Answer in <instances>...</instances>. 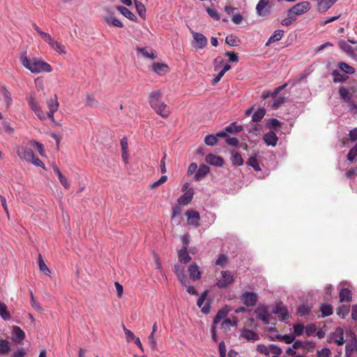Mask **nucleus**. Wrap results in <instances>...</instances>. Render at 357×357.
Instances as JSON below:
<instances>
[{
	"label": "nucleus",
	"instance_id": "obj_1",
	"mask_svg": "<svg viewBox=\"0 0 357 357\" xmlns=\"http://www.w3.org/2000/svg\"><path fill=\"white\" fill-rule=\"evenodd\" d=\"M20 61L23 66L33 73H50L52 70L49 63L36 58L29 59L25 53L21 55Z\"/></svg>",
	"mask_w": 357,
	"mask_h": 357
},
{
	"label": "nucleus",
	"instance_id": "obj_2",
	"mask_svg": "<svg viewBox=\"0 0 357 357\" xmlns=\"http://www.w3.org/2000/svg\"><path fill=\"white\" fill-rule=\"evenodd\" d=\"M310 3L309 1L300 2L291 7L288 10L287 14L288 15H301L307 13L310 9Z\"/></svg>",
	"mask_w": 357,
	"mask_h": 357
},
{
	"label": "nucleus",
	"instance_id": "obj_3",
	"mask_svg": "<svg viewBox=\"0 0 357 357\" xmlns=\"http://www.w3.org/2000/svg\"><path fill=\"white\" fill-rule=\"evenodd\" d=\"M234 282V275L228 271H221V278L215 283V286L220 289H225Z\"/></svg>",
	"mask_w": 357,
	"mask_h": 357
},
{
	"label": "nucleus",
	"instance_id": "obj_4",
	"mask_svg": "<svg viewBox=\"0 0 357 357\" xmlns=\"http://www.w3.org/2000/svg\"><path fill=\"white\" fill-rule=\"evenodd\" d=\"M190 32L193 37L192 45L195 47L202 50L206 47L208 40L206 36L193 30H191Z\"/></svg>",
	"mask_w": 357,
	"mask_h": 357
},
{
	"label": "nucleus",
	"instance_id": "obj_5",
	"mask_svg": "<svg viewBox=\"0 0 357 357\" xmlns=\"http://www.w3.org/2000/svg\"><path fill=\"white\" fill-rule=\"evenodd\" d=\"M28 104L31 109V110L33 111L35 114L38 117L40 120H45L46 119V115L41 109V107H40L38 102L35 99L34 96H31L28 99Z\"/></svg>",
	"mask_w": 357,
	"mask_h": 357
},
{
	"label": "nucleus",
	"instance_id": "obj_6",
	"mask_svg": "<svg viewBox=\"0 0 357 357\" xmlns=\"http://www.w3.org/2000/svg\"><path fill=\"white\" fill-rule=\"evenodd\" d=\"M271 9L269 0H259L256 6L257 15L262 17L268 16L271 13Z\"/></svg>",
	"mask_w": 357,
	"mask_h": 357
},
{
	"label": "nucleus",
	"instance_id": "obj_7",
	"mask_svg": "<svg viewBox=\"0 0 357 357\" xmlns=\"http://www.w3.org/2000/svg\"><path fill=\"white\" fill-rule=\"evenodd\" d=\"M273 312L276 314L281 321H285L289 318L287 308L282 303H278Z\"/></svg>",
	"mask_w": 357,
	"mask_h": 357
},
{
	"label": "nucleus",
	"instance_id": "obj_8",
	"mask_svg": "<svg viewBox=\"0 0 357 357\" xmlns=\"http://www.w3.org/2000/svg\"><path fill=\"white\" fill-rule=\"evenodd\" d=\"M46 103L49 111L45 115L49 117L52 122H54V114L57 111L59 106L56 96L55 95L54 98L47 100Z\"/></svg>",
	"mask_w": 357,
	"mask_h": 357
},
{
	"label": "nucleus",
	"instance_id": "obj_9",
	"mask_svg": "<svg viewBox=\"0 0 357 357\" xmlns=\"http://www.w3.org/2000/svg\"><path fill=\"white\" fill-rule=\"evenodd\" d=\"M258 296L254 292L246 291L241 296V301L247 307L255 306L257 303Z\"/></svg>",
	"mask_w": 357,
	"mask_h": 357
},
{
	"label": "nucleus",
	"instance_id": "obj_10",
	"mask_svg": "<svg viewBox=\"0 0 357 357\" xmlns=\"http://www.w3.org/2000/svg\"><path fill=\"white\" fill-rule=\"evenodd\" d=\"M255 313L257 314V318L261 320L264 324H269L268 318L270 314L266 306H258L255 309Z\"/></svg>",
	"mask_w": 357,
	"mask_h": 357
},
{
	"label": "nucleus",
	"instance_id": "obj_11",
	"mask_svg": "<svg viewBox=\"0 0 357 357\" xmlns=\"http://www.w3.org/2000/svg\"><path fill=\"white\" fill-rule=\"evenodd\" d=\"M162 93L160 90L153 91L149 95V104L153 109L156 108L160 102H163L161 99Z\"/></svg>",
	"mask_w": 357,
	"mask_h": 357
},
{
	"label": "nucleus",
	"instance_id": "obj_12",
	"mask_svg": "<svg viewBox=\"0 0 357 357\" xmlns=\"http://www.w3.org/2000/svg\"><path fill=\"white\" fill-rule=\"evenodd\" d=\"M185 215L187 216V221L188 225H192L195 227L199 226L200 216L198 211L193 210L188 211L185 213Z\"/></svg>",
	"mask_w": 357,
	"mask_h": 357
},
{
	"label": "nucleus",
	"instance_id": "obj_13",
	"mask_svg": "<svg viewBox=\"0 0 357 357\" xmlns=\"http://www.w3.org/2000/svg\"><path fill=\"white\" fill-rule=\"evenodd\" d=\"M240 337L250 342H255L259 339L257 333L245 328L241 331Z\"/></svg>",
	"mask_w": 357,
	"mask_h": 357
},
{
	"label": "nucleus",
	"instance_id": "obj_14",
	"mask_svg": "<svg viewBox=\"0 0 357 357\" xmlns=\"http://www.w3.org/2000/svg\"><path fill=\"white\" fill-rule=\"evenodd\" d=\"M205 160L207 163L215 167H222L224 164V160L222 157L212 153L207 155Z\"/></svg>",
	"mask_w": 357,
	"mask_h": 357
},
{
	"label": "nucleus",
	"instance_id": "obj_15",
	"mask_svg": "<svg viewBox=\"0 0 357 357\" xmlns=\"http://www.w3.org/2000/svg\"><path fill=\"white\" fill-rule=\"evenodd\" d=\"M337 0H316L317 10L320 13L326 12Z\"/></svg>",
	"mask_w": 357,
	"mask_h": 357
},
{
	"label": "nucleus",
	"instance_id": "obj_16",
	"mask_svg": "<svg viewBox=\"0 0 357 357\" xmlns=\"http://www.w3.org/2000/svg\"><path fill=\"white\" fill-rule=\"evenodd\" d=\"M334 342L337 345H342L345 342L344 338V330L340 327H337L332 332Z\"/></svg>",
	"mask_w": 357,
	"mask_h": 357
},
{
	"label": "nucleus",
	"instance_id": "obj_17",
	"mask_svg": "<svg viewBox=\"0 0 357 357\" xmlns=\"http://www.w3.org/2000/svg\"><path fill=\"white\" fill-rule=\"evenodd\" d=\"M206 294H207L206 291L204 292L202 294V296L198 298L197 302V305L199 307H201L202 312L205 314H208L210 312V309H211L210 304L208 303H204V301H205Z\"/></svg>",
	"mask_w": 357,
	"mask_h": 357
},
{
	"label": "nucleus",
	"instance_id": "obj_18",
	"mask_svg": "<svg viewBox=\"0 0 357 357\" xmlns=\"http://www.w3.org/2000/svg\"><path fill=\"white\" fill-rule=\"evenodd\" d=\"M194 195V190L192 188H189L178 199V202L179 204L187 205L192 199Z\"/></svg>",
	"mask_w": 357,
	"mask_h": 357
},
{
	"label": "nucleus",
	"instance_id": "obj_19",
	"mask_svg": "<svg viewBox=\"0 0 357 357\" xmlns=\"http://www.w3.org/2000/svg\"><path fill=\"white\" fill-rule=\"evenodd\" d=\"M189 275L191 280L196 281L200 279L201 272L195 263L191 264L188 267Z\"/></svg>",
	"mask_w": 357,
	"mask_h": 357
},
{
	"label": "nucleus",
	"instance_id": "obj_20",
	"mask_svg": "<svg viewBox=\"0 0 357 357\" xmlns=\"http://www.w3.org/2000/svg\"><path fill=\"white\" fill-rule=\"evenodd\" d=\"M18 155L27 162L33 160L34 158L33 150L27 146L22 148L21 151L18 150Z\"/></svg>",
	"mask_w": 357,
	"mask_h": 357
},
{
	"label": "nucleus",
	"instance_id": "obj_21",
	"mask_svg": "<svg viewBox=\"0 0 357 357\" xmlns=\"http://www.w3.org/2000/svg\"><path fill=\"white\" fill-rule=\"evenodd\" d=\"M263 139L266 145L272 146H275L278 140L276 134L273 131H269L264 134Z\"/></svg>",
	"mask_w": 357,
	"mask_h": 357
},
{
	"label": "nucleus",
	"instance_id": "obj_22",
	"mask_svg": "<svg viewBox=\"0 0 357 357\" xmlns=\"http://www.w3.org/2000/svg\"><path fill=\"white\" fill-rule=\"evenodd\" d=\"M153 110L163 118H167L170 114L169 108L165 102H160Z\"/></svg>",
	"mask_w": 357,
	"mask_h": 357
},
{
	"label": "nucleus",
	"instance_id": "obj_23",
	"mask_svg": "<svg viewBox=\"0 0 357 357\" xmlns=\"http://www.w3.org/2000/svg\"><path fill=\"white\" fill-rule=\"evenodd\" d=\"M209 170L210 169L207 165H200L195 174V180L197 181L202 180L209 172Z\"/></svg>",
	"mask_w": 357,
	"mask_h": 357
},
{
	"label": "nucleus",
	"instance_id": "obj_24",
	"mask_svg": "<svg viewBox=\"0 0 357 357\" xmlns=\"http://www.w3.org/2000/svg\"><path fill=\"white\" fill-rule=\"evenodd\" d=\"M271 340H278L284 342L286 344H291L295 340V336L294 335H280L277 334L275 337H271Z\"/></svg>",
	"mask_w": 357,
	"mask_h": 357
},
{
	"label": "nucleus",
	"instance_id": "obj_25",
	"mask_svg": "<svg viewBox=\"0 0 357 357\" xmlns=\"http://www.w3.org/2000/svg\"><path fill=\"white\" fill-rule=\"evenodd\" d=\"M25 337L24 332L19 327L14 326L13 330V340L15 342H22Z\"/></svg>",
	"mask_w": 357,
	"mask_h": 357
},
{
	"label": "nucleus",
	"instance_id": "obj_26",
	"mask_svg": "<svg viewBox=\"0 0 357 357\" xmlns=\"http://www.w3.org/2000/svg\"><path fill=\"white\" fill-rule=\"evenodd\" d=\"M178 258L181 263L187 264L191 260V257L188 254V249L185 248H181L178 251Z\"/></svg>",
	"mask_w": 357,
	"mask_h": 357
},
{
	"label": "nucleus",
	"instance_id": "obj_27",
	"mask_svg": "<svg viewBox=\"0 0 357 357\" xmlns=\"http://www.w3.org/2000/svg\"><path fill=\"white\" fill-rule=\"evenodd\" d=\"M1 93L3 98V102L6 108H8L13 103V99L10 93L5 86H2Z\"/></svg>",
	"mask_w": 357,
	"mask_h": 357
},
{
	"label": "nucleus",
	"instance_id": "obj_28",
	"mask_svg": "<svg viewBox=\"0 0 357 357\" xmlns=\"http://www.w3.org/2000/svg\"><path fill=\"white\" fill-rule=\"evenodd\" d=\"M340 48L347 53L349 56L353 57L355 56V52L353 47L345 40H341L339 42Z\"/></svg>",
	"mask_w": 357,
	"mask_h": 357
},
{
	"label": "nucleus",
	"instance_id": "obj_29",
	"mask_svg": "<svg viewBox=\"0 0 357 357\" xmlns=\"http://www.w3.org/2000/svg\"><path fill=\"white\" fill-rule=\"evenodd\" d=\"M284 36V31L282 30L278 29L273 32V33L270 36L268 41L266 43V46L270 45L271 43L279 41L282 39Z\"/></svg>",
	"mask_w": 357,
	"mask_h": 357
},
{
	"label": "nucleus",
	"instance_id": "obj_30",
	"mask_svg": "<svg viewBox=\"0 0 357 357\" xmlns=\"http://www.w3.org/2000/svg\"><path fill=\"white\" fill-rule=\"evenodd\" d=\"M238 326V320L236 317H235L233 320L230 319H225L221 323L220 328L225 331H227L230 329L231 327H236Z\"/></svg>",
	"mask_w": 357,
	"mask_h": 357
},
{
	"label": "nucleus",
	"instance_id": "obj_31",
	"mask_svg": "<svg viewBox=\"0 0 357 357\" xmlns=\"http://www.w3.org/2000/svg\"><path fill=\"white\" fill-rule=\"evenodd\" d=\"M229 310L227 308H222L219 310L217 312L216 316L214 317L213 325L216 326V324L220 323L221 320H225V319H227L226 317L229 313Z\"/></svg>",
	"mask_w": 357,
	"mask_h": 357
},
{
	"label": "nucleus",
	"instance_id": "obj_32",
	"mask_svg": "<svg viewBox=\"0 0 357 357\" xmlns=\"http://www.w3.org/2000/svg\"><path fill=\"white\" fill-rule=\"evenodd\" d=\"M117 10L128 19L136 22L137 17L133 13H132L128 8L124 6H118Z\"/></svg>",
	"mask_w": 357,
	"mask_h": 357
},
{
	"label": "nucleus",
	"instance_id": "obj_33",
	"mask_svg": "<svg viewBox=\"0 0 357 357\" xmlns=\"http://www.w3.org/2000/svg\"><path fill=\"white\" fill-rule=\"evenodd\" d=\"M231 161L233 165L234 166H241L243 164V159L241 157V154L237 151L233 150L231 152Z\"/></svg>",
	"mask_w": 357,
	"mask_h": 357
},
{
	"label": "nucleus",
	"instance_id": "obj_34",
	"mask_svg": "<svg viewBox=\"0 0 357 357\" xmlns=\"http://www.w3.org/2000/svg\"><path fill=\"white\" fill-rule=\"evenodd\" d=\"M104 20L108 24H110V25H112V26H114L116 27L122 28L123 26V23L120 20H119L116 17L112 16V15L105 16Z\"/></svg>",
	"mask_w": 357,
	"mask_h": 357
},
{
	"label": "nucleus",
	"instance_id": "obj_35",
	"mask_svg": "<svg viewBox=\"0 0 357 357\" xmlns=\"http://www.w3.org/2000/svg\"><path fill=\"white\" fill-rule=\"evenodd\" d=\"M257 153H255L253 156H251L246 161V165L252 167L255 171L259 172L261 171L260 165L257 159Z\"/></svg>",
	"mask_w": 357,
	"mask_h": 357
},
{
	"label": "nucleus",
	"instance_id": "obj_36",
	"mask_svg": "<svg viewBox=\"0 0 357 357\" xmlns=\"http://www.w3.org/2000/svg\"><path fill=\"white\" fill-rule=\"evenodd\" d=\"M339 93H340L341 99L343 100L344 102H348L349 104L351 102H352L351 100V96L349 90L347 88H345L344 86H341L339 89Z\"/></svg>",
	"mask_w": 357,
	"mask_h": 357
},
{
	"label": "nucleus",
	"instance_id": "obj_37",
	"mask_svg": "<svg viewBox=\"0 0 357 357\" xmlns=\"http://www.w3.org/2000/svg\"><path fill=\"white\" fill-rule=\"evenodd\" d=\"M50 45L51 46V47L52 49H54L59 54H66L65 46L63 45L61 43L54 40V39L52 41V43H50Z\"/></svg>",
	"mask_w": 357,
	"mask_h": 357
},
{
	"label": "nucleus",
	"instance_id": "obj_38",
	"mask_svg": "<svg viewBox=\"0 0 357 357\" xmlns=\"http://www.w3.org/2000/svg\"><path fill=\"white\" fill-rule=\"evenodd\" d=\"M137 53H140L142 54L145 58H149V59H155V55L154 54V52H153V50H149L147 47H137Z\"/></svg>",
	"mask_w": 357,
	"mask_h": 357
},
{
	"label": "nucleus",
	"instance_id": "obj_39",
	"mask_svg": "<svg viewBox=\"0 0 357 357\" xmlns=\"http://www.w3.org/2000/svg\"><path fill=\"white\" fill-rule=\"evenodd\" d=\"M339 297L340 302H349L351 300V292L348 289H342L340 292Z\"/></svg>",
	"mask_w": 357,
	"mask_h": 357
},
{
	"label": "nucleus",
	"instance_id": "obj_40",
	"mask_svg": "<svg viewBox=\"0 0 357 357\" xmlns=\"http://www.w3.org/2000/svg\"><path fill=\"white\" fill-rule=\"evenodd\" d=\"M167 66L164 63H155L153 65V70L159 75L165 73L167 70Z\"/></svg>",
	"mask_w": 357,
	"mask_h": 357
},
{
	"label": "nucleus",
	"instance_id": "obj_41",
	"mask_svg": "<svg viewBox=\"0 0 357 357\" xmlns=\"http://www.w3.org/2000/svg\"><path fill=\"white\" fill-rule=\"evenodd\" d=\"M266 110L264 108H260L257 110L252 116V120L254 122H259L265 116Z\"/></svg>",
	"mask_w": 357,
	"mask_h": 357
},
{
	"label": "nucleus",
	"instance_id": "obj_42",
	"mask_svg": "<svg viewBox=\"0 0 357 357\" xmlns=\"http://www.w3.org/2000/svg\"><path fill=\"white\" fill-rule=\"evenodd\" d=\"M339 68L347 74H354L355 73V69L352 66L348 65L344 62H340L338 63Z\"/></svg>",
	"mask_w": 357,
	"mask_h": 357
},
{
	"label": "nucleus",
	"instance_id": "obj_43",
	"mask_svg": "<svg viewBox=\"0 0 357 357\" xmlns=\"http://www.w3.org/2000/svg\"><path fill=\"white\" fill-rule=\"evenodd\" d=\"M332 75L333 76V82L335 83L342 82L347 79V75L341 74L339 71L336 70L333 71Z\"/></svg>",
	"mask_w": 357,
	"mask_h": 357
},
{
	"label": "nucleus",
	"instance_id": "obj_44",
	"mask_svg": "<svg viewBox=\"0 0 357 357\" xmlns=\"http://www.w3.org/2000/svg\"><path fill=\"white\" fill-rule=\"evenodd\" d=\"M0 316L4 320H9L10 319V313L7 310V307L5 303L0 302Z\"/></svg>",
	"mask_w": 357,
	"mask_h": 357
},
{
	"label": "nucleus",
	"instance_id": "obj_45",
	"mask_svg": "<svg viewBox=\"0 0 357 357\" xmlns=\"http://www.w3.org/2000/svg\"><path fill=\"white\" fill-rule=\"evenodd\" d=\"M349 312V307L348 305H342L337 309V314L344 319Z\"/></svg>",
	"mask_w": 357,
	"mask_h": 357
},
{
	"label": "nucleus",
	"instance_id": "obj_46",
	"mask_svg": "<svg viewBox=\"0 0 357 357\" xmlns=\"http://www.w3.org/2000/svg\"><path fill=\"white\" fill-rule=\"evenodd\" d=\"M38 265H39V268H40V271L44 273L45 275L50 274V270L49 269V268L47 266V265L44 262L41 255H39Z\"/></svg>",
	"mask_w": 357,
	"mask_h": 357
},
{
	"label": "nucleus",
	"instance_id": "obj_47",
	"mask_svg": "<svg viewBox=\"0 0 357 357\" xmlns=\"http://www.w3.org/2000/svg\"><path fill=\"white\" fill-rule=\"evenodd\" d=\"M135 3L136 9H137V11L139 15L142 18L145 17L146 8H145L144 5L142 3L137 1H135Z\"/></svg>",
	"mask_w": 357,
	"mask_h": 357
},
{
	"label": "nucleus",
	"instance_id": "obj_48",
	"mask_svg": "<svg viewBox=\"0 0 357 357\" xmlns=\"http://www.w3.org/2000/svg\"><path fill=\"white\" fill-rule=\"evenodd\" d=\"M10 350V343L6 340H0V354H7Z\"/></svg>",
	"mask_w": 357,
	"mask_h": 357
},
{
	"label": "nucleus",
	"instance_id": "obj_49",
	"mask_svg": "<svg viewBox=\"0 0 357 357\" xmlns=\"http://www.w3.org/2000/svg\"><path fill=\"white\" fill-rule=\"evenodd\" d=\"M217 142V137L215 135H207L204 138V142L208 146H214Z\"/></svg>",
	"mask_w": 357,
	"mask_h": 357
},
{
	"label": "nucleus",
	"instance_id": "obj_50",
	"mask_svg": "<svg viewBox=\"0 0 357 357\" xmlns=\"http://www.w3.org/2000/svg\"><path fill=\"white\" fill-rule=\"evenodd\" d=\"M242 130L243 126L240 125H236L235 123H231L226 127V131L229 132L230 133H237L240 132Z\"/></svg>",
	"mask_w": 357,
	"mask_h": 357
},
{
	"label": "nucleus",
	"instance_id": "obj_51",
	"mask_svg": "<svg viewBox=\"0 0 357 357\" xmlns=\"http://www.w3.org/2000/svg\"><path fill=\"white\" fill-rule=\"evenodd\" d=\"M321 312L322 317H328L333 314V308L331 305H322Z\"/></svg>",
	"mask_w": 357,
	"mask_h": 357
},
{
	"label": "nucleus",
	"instance_id": "obj_52",
	"mask_svg": "<svg viewBox=\"0 0 357 357\" xmlns=\"http://www.w3.org/2000/svg\"><path fill=\"white\" fill-rule=\"evenodd\" d=\"M148 341L150 347L153 351H155L158 349V344L155 338L154 334H153V333H151V334L149 335Z\"/></svg>",
	"mask_w": 357,
	"mask_h": 357
},
{
	"label": "nucleus",
	"instance_id": "obj_53",
	"mask_svg": "<svg viewBox=\"0 0 357 357\" xmlns=\"http://www.w3.org/2000/svg\"><path fill=\"white\" fill-rule=\"evenodd\" d=\"M356 155H357V144L349 150V151L347 154V160L350 162H352V161H354V160L355 159Z\"/></svg>",
	"mask_w": 357,
	"mask_h": 357
},
{
	"label": "nucleus",
	"instance_id": "obj_54",
	"mask_svg": "<svg viewBox=\"0 0 357 357\" xmlns=\"http://www.w3.org/2000/svg\"><path fill=\"white\" fill-rule=\"evenodd\" d=\"M305 326L302 324H295L294 326V336H300L303 333Z\"/></svg>",
	"mask_w": 357,
	"mask_h": 357
},
{
	"label": "nucleus",
	"instance_id": "obj_55",
	"mask_svg": "<svg viewBox=\"0 0 357 357\" xmlns=\"http://www.w3.org/2000/svg\"><path fill=\"white\" fill-rule=\"evenodd\" d=\"M305 331L306 335L308 337L312 336L317 331V326L314 324H308L306 327H305Z\"/></svg>",
	"mask_w": 357,
	"mask_h": 357
},
{
	"label": "nucleus",
	"instance_id": "obj_56",
	"mask_svg": "<svg viewBox=\"0 0 357 357\" xmlns=\"http://www.w3.org/2000/svg\"><path fill=\"white\" fill-rule=\"evenodd\" d=\"M317 357H331V351L328 348H324L317 351Z\"/></svg>",
	"mask_w": 357,
	"mask_h": 357
},
{
	"label": "nucleus",
	"instance_id": "obj_57",
	"mask_svg": "<svg viewBox=\"0 0 357 357\" xmlns=\"http://www.w3.org/2000/svg\"><path fill=\"white\" fill-rule=\"evenodd\" d=\"M225 42L231 47L237 45L236 37L234 35H229L226 37Z\"/></svg>",
	"mask_w": 357,
	"mask_h": 357
},
{
	"label": "nucleus",
	"instance_id": "obj_58",
	"mask_svg": "<svg viewBox=\"0 0 357 357\" xmlns=\"http://www.w3.org/2000/svg\"><path fill=\"white\" fill-rule=\"evenodd\" d=\"M257 350L260 354L268 356L270 354L269 348L263 344H258L257 346Z\"/></svg>",
	"mask_w": 357,
	"mask_h": 357
},
{
	"label": "nucleus",
	"instance_id": "obj_59",
	"mask_svg": "<svg viewBox=\"0 0 357 357\" xmlns=\"http://www.w3.org/2000/svg\"><path fill=\"white\" fill-rule=\"evenodd\" d=\"M30 145L35 146L37 149V151L40 153V155L41 156H43L44 149H43V145L41 143L33 140V141L30 142Z\"/></svg>",
	"mask_w": 357,
	"mask_h": 357
},
{
	"label": "nucleus",
	"instance_id": "obj_60",
	"mask_svg": "<svg viewBox=\"0 0 357 357\" xmlns=\"http://www.w3.org/2000/svg\"><path fill=\"white\" fill-rule=\"evenodd\" d=\"M269 351L275 354L277 356L282 353V349L278 345L273 344L269 345Z\"/></svg>",
	"mask_w": 357,
	"mask_h": 357
},
{
	"label": "nucleus",
	"instance_id": "obj_61",
	"mask_svg": "<svg viewBox=\"0 0 357 357\" xmlns=\"http://www.w3.org/2000/svg\"><path fill=\"white\" fill-rule=\"evenodd\" d=\"M356 349V344L354 343H348L345 346V355L346 356H351L353 351Z\"/></svg>",
	"mask_w": 357,
	"mask_h": 357
},
{
	"label": "nucleus",
	"instance_id": "obj_62",
	"mask_svg": "<svg viewBox=\"0 0 357 357\" xmlns=\"http://www.w3.org/2000/svg\"><path fill=\"white\" fill-rule=\"evenodd\" d=\"M280 125V122L276 119H270L267 122V126L270 128L275 129Z\"/></svg>",
	"mask_w": 357,
	"mask_h": 357
},
{
	"label": "nucleus",
	"instance_id": "obj_63",
	"mask_svg": "<svg viewBox=\"0 0 357 357\" xmlns=\"http://www.w3.org/2000/svg\"><path fill=\"white\" fill-rule=\"evenodd\" d=\"M206 11H207V13L210 15V17H211L213 19H214L215 20H219L220 19V15L218 13V12L215 9L208 8L206 9Z\"/></svg>",
	"mask_w": 357,
	"mask_h": 357
},
{
	"label": "nucleus",
	"instance_id": "obj_64",
	"mask_svg": "<svg viewBox=\"0 0 357 357\" xmlns=\"http://www.w3.org/2000/svg\"><path fill=\"white\" fill-rule=\"evenodd\" d=\"M225 141L227 144L232 146H237L239 143V141L236 137H231L229 135L227 136Z\"/></svg>",
	"mask_w": 357,
	"mask_h": 357
}]
</instances>
